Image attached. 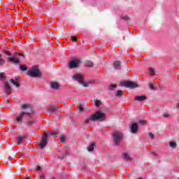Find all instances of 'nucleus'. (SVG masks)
Returning a JSON list of instances; mask_svg holds the SVG:
<instances>
[{"label":"nucleus","mask_w":179,"mask_h":179,"mask_svg":"<svg viewBox=\"0 0 179 179\" xmlns=\"http://www.w3.org/2000/svg\"><path fill=\"white\" fill-rule=\"evenodd\" d=\"M8 103H9V100H7Z\"/></svg>","instance_id":"46"},{"label":"nucleus","mask_w":179,"mask_h":179,"mask_svg":"<svg viewBox=\"0 0 179 179\" xmlns=\"http://www.w3.org/2000/svg\"><path fill=\"white\" fill-rule=\"evenodd\" d=\"M50 87L53 89V90H58V89H59V84L58 83L52 82L50 83Z\"/></svg>","instance_id":"12"},{"label":"nucleus","mask_w":179,"mask_h":179,"mask_svg":"<svg viewBox=\"0 0 179 179\" xmlns=\"http://www.w3.org/2000/svg\"><path fill=\"white\" fill-rule=\"evenodd\" d=\"M149 88L151 90H156V87H155V85H153V83H150L149 84Z\"/></svg>","instance_id":"26"},{"label":"nucleus","mask_w":179,"mask_h":179,"mask_svg":"<svg viewBox=\"0 0 179 179\" xmlns=\"http://www.w3.org/2000/svg\"><path fill=\"white\" fill-rule=\"evenodd\" d=\"M33 124H34V120H29L27 122V125H29V127H30V125H33Z\"/></svg>","instance_id":"33"},{"label":"nucleus","mask_w":179,"mask_h":179,"mask_svg":"<svg viewBox=\"0 0 179 179\" xmlns=\"http://www.w3.org/2000/svg\"><path fill=\"white\" fill-rule=\"evenodd\" d=\"M113 136L115 146H120V144L122 141V138L124 137L122 133L120 131H116L113 134Z\"/></svg>","instance_id":"6"},{"label":"nucleus","mask_w":179,"mask_h":179,"mask_svg":"<svg viewBox=\"0 0 179 179\" xmlns=\"http://www.w3.org/2000/svg\"><path fill=\"white\" fill-rule=\"evenodd\" d=\"M148 136H150V139L152 140L155 139V134H152V132L148 133Z\"/></svg>","instance_id":"29"},{"label":"nucleus","mask_w":179,"mask_h":179,"mask_svg":"<svg viewBox=\"0 0 179 179\" xmlns=\"http://www.w3.org/2000/svg\"><path fill=\"white\" fill-rule=\"evenodd\" d=\"M163 117H164V118H169V117H170V114H169V113H164V114L163 115Z\"/></svg>","instance_id":"36"},{"label":"nucleus","mask_w":179,"mask_h":179,"mask_svg":"<svg viewBox=\"0 0 179 179\" xmlns=\"http://www.w3.org/2000/svg\"><path fill=\"white\" fill-rule=\"evenodd\" d=\"M94 63L92 61L85 62V66H88V68H93Z\"/></svg>","instance_id":"17"},{"label":"nucleus","mask_w":179,"mask_h":179,"mask_svg":"<svg viewBox=\"0 0 179 179\" xmlns=\"http://www.w3.org/2000/svg\"><path fill=\"white\" fill-rule=\"evenodd\" d=\"M103 120H106V115L101 112H96L95 113L92 114L90 117H88L85 123L89 124L90 122H94V121H103Z\"/></svg>","instance_id":"3"},{"label":"nucleus","mask_w":179,"mask_h":179,"mask_svg":"<svg viewBox=\"0 0 179 179\" xmlns=\"http://www.w3.org/2000/svg\"><path fill=\"white\" fill-rule=\"evenodd\" d=\"M115 69H121V62L117 60L113 63Z\"/></svg>","instance_id":"15"},{"label":"nucleus","mask_w":179,"mask_h":179,"mask_svg":"<svg viewBox=\"0 0 179 179\" xmlns=\"http://www.w3.org/2000/svg\"><path fill=\"white\" fill-rule=\"evenodd\" d=\"M4 87L6 94H10L12 92V88L10 87V85H9L8 83H4Z\"/></svg>","instance_id":"10"},{"label":"nucleus","mask_w":179,"mask_h":179,"mask_svg":"<svg viewBox=\"0 0 179 179\" xmlns=\"http://www.w3.org/2000/svg\"><path fill=\"white\" fill-rule=\"evenodd\" d=\"M73 80H76L77 82H78V83H80V85H82L84 87H89L90 85L94 84V80H90L85 82L83 80V76H82L81 74H75L74 76H73Z\"/></svg>","instance_id":"4"},{"label":"nucleus","mask_w":179,"mask_h":179,"mask_svg":"<svg viewBox=\"0 0 179 179\" xmlns=\"http://www.w3.org/2000/svg\"><path fill=\"white\" fill-rule=\"evenodd\" d=\"M59 139H60V142H62V143H65V142H66V136L62 135L59 136Z\"/></svg>","instance_id":"19"},{"label":"nucleus","mask_w":179,"mask_h":179,"mask_svg":"<svg viewBox=\"0 0 179 179\" xmlns=\"http://www.w3.org/2000/svg\"><path fill=\"white\" fill-rule=\"evenodd\" d=\"M59 106L57 105H55L53 106H51L48 108L49 114H51L52 113H55L57 110H58Z\"/></svg>","instance_id":"13"},{"label":"nucleus","mask_w":179,"mask_h":179,"mask_svg":"<svg viewBox=\"0 0 179 179\" xmlns=\"http://www.w3.org/2000/svg\"><path fill=\"white\" fill-rule=\"evenodd\" d=\"M59 159H62V157H59Z\"/></svg>","instance_id":"45"},{"label":"nucleus","mask_w":179,"mask_h":179,"mask_svg":"<svg viewBox=\"0 0 179 179\" xmlns=\"http://www.w3.org/2000/svg\"><path fill=\"white\" fill-rule=\"evenodd\" d=\"M122 19H123V20H129V17L128 15H124L122 17Z\"/></svg>","instance_id":"35"},{"label":"nucleus","mask_w":179,"mask_h":179,"mask_svg":"<svg viewBox=\"0 0 179 179\" xmlns=\"http://www.w3.org/2000/svg\"><path fill=\"white\" fill-rule=\"evenodd\" d=\"M27 75L31 78H41V72L36 66H33L31 70L27 72Z\"/></svg>","instance_id":"5"},{"label":"nucleus","mask_w":179,"mask_h":179,"mask_svg":"<svg viewBox=\"0 0 179 179\" xmlns=\"http://www.w3.org/2000/svg\"><path fill=\"white\" fill-rule=\"evenodd\" d=\"M8 61H10V62H13L14 64H19V62H20L19 59L15 57H8Z\"/></svg>","instance_id":"14"},{"label":"nucleus","mask_w":179,"mask_h":179,"mask_svg":"<svg viewBox=\"0 0 179 179\" xmlns=\"http://www.w3.org/2000/svg\"><path fill=\"white\" fill-rule=\"evenodd\" d=\"M146 99H148V98L145 95L136 96L134 97V100H136V101H145V100H146Z\"/></svg>","instance_id":"11"},{"label":"nucleus","mask_w":179,"mask_h":179,"mask_svg":"<svg viewBox=\"0 0 179 179\" xmlns=\"http://www.w3.org/2000/svg\"><path fill=\"white\" fill-rule=\"evenodd\" d=\"M2 57L1 55H0V65H3L5 64V60L1 58Z\"/></svg>","instance_id":"31"},{"label":"nucleus","mask_w":179,"mask_h":179,"mask_svg":"<svg viewBox=\"0 0 179 179\" xmlns=\"http://www.w3.org/2000/svg\"><path fill=\"white\" fill-rule=\"evenodd\" d=\"M101 104V102L100 101H95V106L96 107H100V105Z\"/></svg>","instance_id":"32"},{"label":"nucleus","mask_w":179,"mask_h":179,"mask_svg":"<svg viewBox=\"0 0 179 179\" xmlns=\"http://www.w3.org/2000/svg\"><path fill=\"white\" fill-rule=\"evenodd\" d=\"M21 108L25 110L24 111L20 112L19 116L16 118L17 122L22 121L23 118H31L34 115V108L30 104L21 105Z\"/></svg>","instance_id":"1"},{"label":"nucleus","mask_w":179,"mask_h":179,"mask_svg":"<svg viewBox=\"0 0 179 179\" xmlns=\"http://www.w3.org/2000/svg\"><path fill=\"white\" fill-rule=\"evenodd\" d=\"M71 41H73V43H76L78 41V38L76 36H71Z\"/></svg>","instance_id":"34"},{"label":"nucleus","mask_w":179,"mask_h":179,"mask_svg":"<svg viewBox=\"0 0 179 179\" xmlns=\"http://www.w3.org/2000/svg\"><path fill=\"white\" fill-rule=\"evenodd\" d=\"M130 131L131 134H136L138 132V123H132L130 125Z\"/></svg>","instance_id":"9"},{"label":"nucleus","mask_w":179,"mask_h":179,"mask_svg":"<svg viewBox=\"0 0 179 179\" xmlns=\"http://www.w3.org/2000/svg\"><path fill=\"white\" fill-rule=\"evenodd\" d=\"M24 141V136H19L17 137V143L18 145H21L22 142Z\"/></svg>","instance_id":"22"},{"label":"nucleus","mask_w":179,"mask_h":179,"mask_svg":"<svg viewBox=\"0 0 179 179\" xmlns=\"http://www.w3.org/2000/svg\"><path fill=\"white\" fill-rule=\"evenodd\" d=\"M20 71H22V72H24V71H27V66L24 64H20Z\"/></svg>","instance_id":"21"},{"label":"nucleus","mask_w":179,"mask_h":179,"mask_svg":"<svg viewBox=\"0 0 179 179\" xmlns=\"http://www.w3.org/2000/svg\"><path fill=\"white\" fill-rule=\"evenodd\" d=\"M149 72L151 73V75H152V76H155V69H154L150 68Z\"/></svg>","instance_id":"30"},{"label":"nucleus","mask_w":179,"mask_h":179,"mask_svg":"<svg viewBox=\"0 0 179 179\" xmlns=\"http://www.w3.org/2000/svg\"><path fill=\"white\" fill-rule=\"evenodd\" d=\"M169 146L172 149H176V148H177V143L175 141H170Z\"/></svg>","instance_id":"18"},{"label":"nucleus","mask_w":179,"mask_h":179,"mask_svg":"<svg viewBox=\"0 0 179 179\" xmlns=\"http://www.w3.org/2000/svg\"><path fill=\"white\" fill-rule=\"evenodd\" d=\"M123 159L126 162H131V160H132L129 155L127 152L123 153Z\"/></svg>","instance_id":"16"},{"label":"nucleus","mask_w":179,"mask_h":179,"mask_svg":"<svg viewBox=\"0 0 179 179\" xmlns=\"http://www.w3.org/2000/svg\"><path fill=\"white\" fill-rule=\"evenodd\" d=\"M0 78H1V80H2V79L5 78V76L3 75V73H1Z\"/></svg>","instance_id":"37"},{"label":"nucleus","mask_w":179,"mask_h":179,"mask_svg":"<svg viewBox=\"0 0 179 179\" xmlns=\"http://www.w3.org/2000/svg\"><path fill=\"white\" fill-rule=\"evenodd\" d=\"M77 108L79 113H83L85 111V108H83V106H82V105H78Z\"/></svg>","instance_id":"23"},{"label":"nucleus","mask_w":179,"mask_h":179,"mask_svg":"<svg viewBox=\"0 0 179 179\" xmlns=\"http://www.w3.org/2000/svg\"><path fill=\"white\" fill-rule=\"evenodd\" d=\"M38 179H45V176H44V175H42L39 177Z\"/></svg>","instance_id":"41"},{"label":"nucleus","mask_w":179,"mask_h":179,"mask_svg":"<svg viewBox=\"0 0 179 179\" xmlns=\"http://www.w3.org/2000/svg\"><path fill=\"white\" fill-rule=\"evenodd\" d=\"M20 79L19 77H15V80H19Z\"/></svg>","instance_id":"42"},{"label":"nucleus","mask_w":179,"mask_h":179,"mask_svg":"<svg viewBox=\"0 0 179 179\" xmlns=\"http://www.w3.org/2000/svg\"><path fill=\"white\" fill-rule=\"evenodd\" d=\"M36 171H41V166H37Z\"/></svg>","instance_id":"38"},{"label":"nucleus","mask_w":179,"mask_h":179,"mask_svg":"<svg viewBox=\"0 0 179 179\" xmlns=\"http://www.w3.org/2000/svg\"><path fill=\"white\" fill-rule=\"evenodd\" d=\"M146 124V120H138L137 125H145Z\"/></svg>","instance_id":"25"},{"label":"nucleus","mask_w":179,"mask_h":179,"mask_svg":"<svg viewBox=\"0 0 179 179\" xmlns=\"http://www.w3.org/2000/svg\"><path fill=\"white\" fill-rule=\"evenodd\" d=\"M57 135H58V133H57L56 131L48 132V133H45V134H43L42 136L41 142L39 144V148L44 149V148H45V146H47V143H48L47 141L48 140V138H55V136H57Z\"/></svg>","instance_id":"2"},{"label":"nucleus","mask_w":179,"mask_h":179,"mask_svg":"<svg viewBox=\"0 0 179 179\" xmlns=\"http://www.w3.org/2000/svg\"><path fill=\"white\" fill-rule=\"evenodd\" d=\"M8 160H12V157H8Z\"/></svg>","instance_id":"44"},{"label":"nucleus","mask_w":179,"mask_h":179,"mask_svg":"<svg viewBox=\"0 0 179 179\" xmlns=\"http://www.w3.org/2000/svg\"><path fill=\"white\" fill-rule=\"evenodd\" d=\"M121 86H124V87H129L130 89H135V87H138V84L131 81H125L121 83Z\"/></svg>","instance_id":"8"},{"label":"nucleus","mask_w":179,"mask_h":179,"mask_svg":"<svg viewBox=\"0 0 179 179\" xmlns=\"http://www.w3.org/2000/svg\"><path fill=\"white\" fill-rule=\"evenodd\" d=\"M10 82L13 84L15 85V87H20V85L19 84V83H16L15 82V80L13 79H10Z\"/></svg>","instance_id":"24"},{"label":"nucleus","mask_w":179,"mask_h":179,"mask_svg":"<svg viewBox=\"0 0 179 179\" xmlns=\"http://www.w3.org/2000/svg\"><path fill=\"white\" fill-rule=\"evenodd\" d=\"M123 93H124V92H123L122 91L118 90L117 92V94H116V96H117V97H121V96H122Z\"/></svg>","instance_id":"27"},{"label":"nucleus","mask_w":179,"mask_h":179,"mask_svg":"<svg viewBox=\"0 0 179 179\" xmlns=\"http://www.w3.org/2000/svg\"><path fill=\"white\" fill-rule=\"evenodd\" d=\"M5 54H6V55H9V56H11V55H12V54L10 53V52H8V51H6V52H5Z\"/></svg>","instance_id":"39"},{"label":"nucleus","mask_w":179,"mask_h":179,"mask_svg":"<svg viewBox=\"0 0 179 179\" xmlns=\"http://www.w3.org/2000/svg\"><path fill=\"white\" fill-rule=\"evenodd\" d=\"M81 62H82L79 58L72 59L69 64V69H75V68H78V66L80 65Z\"/></svg>","instance_id":"7"},{"label":"nucleus","mask_w":179,"mask_h":179,"mask_svg":"<svg viewBox=\"0 0 179 179\" xmlns=\"http://www.w3.org/2000/svg\"><path fill=\"white\" fill-rule=\"evenodd\" d=\"M152 155H153L154 156H157L156 152H152Z\"/></svg>","instance_id":"43"},{"label":"nucleus","mask_w":179,"mask_h":179,"mask_svg":"<svg viewBox=\"0 0 179 179\" xmlns=\"http://www.w3.org/2000/svg\"><path fill=\"white\" fill-rule=\"evenodd\" d=\"M117 87V85H110L109 86V90H114Z\"/></svg>","instance_id":"28"},{"label":"nucleus","mask_w":179,"mask_h":179,"mask_svg":"<svg viewBox=\"0 0 179 179\" xmlns=\"http://www.w3.org/2000/svg\"><path fill=\"white\" fill-rule=\"evenodd\" d=\"M15 54L20 57H24V55H22V53L16 52Z\"/></svg>","instance_id":"40"},{"label":"nucleus","mask_w":179,"mask_h":179,"mask_svg":"<svg viewBox=\"0 0 179 179\" xmlns=\"http://www.w3.org/2000/svg\"><path fill=\"white\" fill-rule=\"evenodd\" d=\"M87 150H88V152H93V150H94V143H91L87 147Z\"/></svg>","instance_id":"20"},{"label":"nucleus","mask_w":179,"mask_h":179,"mask_svg":"<svg viewBox=\"0 0 179 179\" xmlns=\"http://www.w3.org/2000/svg\"><path fill=\"white\" fill-rule=\"evenodd\" d=\"M54 179V178H53Z\"/></svg>","instance_id":"47"}]
</instances>
